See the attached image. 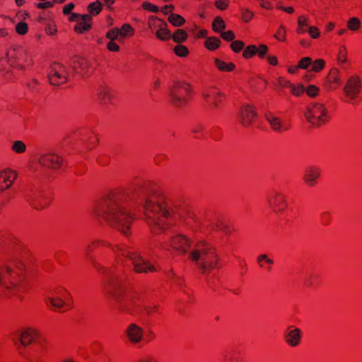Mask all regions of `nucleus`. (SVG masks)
I'll use <instances>...</instances> for the list:
<instances>
[{
	"mask_svg": "<svg viewBox=\"0 0 362 362\" xmlns=\"http://www.w3.org/2000/svg\"><path fill=\"white\" fill-rule=\"evenodd\" d=\"M128 197L129 192L124 188L110 189L95 202L92 214L95 218L103 221L128 237L132 233V226L136 220L135 214L126 206Z\"/></svg>",
	"mask_w": 362,
	"mask_h": 362,
	"instance_id": "1",
	"label": "nucleus"
},
{
	"mask_svg": "<svg viewBox=\"0 0 362 362\" xmlns=\"http://www.w3.org/2000/svg\"><path fill=\"white\" fill-rule=\"evenodd\" d=\"M140 196L144 219L155 234L170 228L185 217V210L160 192H142Z\"/></svg>",
	"mask_w": 362,
	"mask_h": 362,
	"instance_id": "2",
	"label": "nucleus"
},
{
	"mask_svg": "<svg viewBox=\"0 0 362 362\" xmlns=\"http://www.w3.org/2000/svg\"><path fill=\"white\" fill-rule=\"evenodd\" d=\"M104 288L117 305L120 311L133 314L139 308L142 300L141 294L129 287L124 279L116 275H110L104 280Z\"/></svg>",
	"mask_w": 362,
	"mask_h": 362,
	"instance_id": "3",
	"label": "nucleus"
},
{
	"mask_svg": "<svg viewBox=\"0 0 362 362\" xmlns=\"http://www.w3.org/2000/svg\"><path fill=\"white\" fill-rule=\"evenodd\" d=\"M187 259L205 270H219L223 262L216 247L204 240H198L188 252Z\"/></svg>",
	"mask_w": 362,
	"mask_h": 362,
	"instance_id": "4",
	"label": "nucleus"
},
{
	"mask_svg": "<svg viewBox=\"0 0 362 362\" xmlns=\"http://www.w3.org/2000/svg\"><path fill=\"white\" fill-rule=\"evenodd\" d=\"M112 250L117 256L128 257L132 260L134 272L156 270L154 265L151 262L142 257L133 247L124 243L116 245L112 247Z\"/></svg>",
	"mask_w": 362,
	"mask_h": 362,
	"instance_id": "5",
	"label": "nucleus"
},
{
	"mask_svg": "<svg viewBox=\"0 0 362 362\" xmlns=\"http://www.w3.org/2000/svg\"><path fill=\"white\" fill-rule=\"evenodd\" d=\"M304 115L309 124L317 127L325 124L330 119V115L325 105L318 102L309 104Z\"/></svg>",
	"mask_w": 362,
	"mask_h": 362,
	"instance_id": "6",
	"label": "nucleus"
},
{
	"mask_svg": "<svg viewBox=\"0 0 362 362\" xmlns=\"http://www.w3.org/2000/svg\"><path fill=\"white\" fill-rule=\"evenodd\" d=\"M192 94V87L188 83L184 81L175 82L170 90V102L175 107H184L190 101Z\"/></svg>",
	"mask_w": 362,
	"mask_h": 362,
	"instance_id": "7",
	"label": "nucleus"
},
{
	"mask_svg": "<svg viewBox=\"0 0 362 362\" xmlns=\"http://www.w3.org/2000/svg\"><path fill=\"white\" fill-rule=\"evenodd\" d=\"M7 57L9 59L10 64L12 68L16 70H26L33 64L31 54L27 49L21 47L10 49L7 52Z\"/></svg>",
	"mask_w": 362,
	"mask_h": 362,
	"instance_id": "8",
	"label": "nucleus"
},
{
	"mask_svg": "<svg viewBox=\"0 0 362 362\" xmlns=\"http://www.w3.org/2000/svg\"><path fill=\"white\" fill-rule=\"evenodd\" d=\"M202 97L208 108L217 111L223 108L226 102V95L216 87H209L202 91Z\"/></svg>",
	"mask_w": 362,
	"mask_h": 362,
	"instance_id": "9",
	"label": "nucleus"
},
{
	"mask_svg": "<svg viewBox=\"0 0 362 362\" xmlns=\"http://www.w3.org/2000/svg\"><path fill=\"white\" fill-rule=\"evenodd\" d=\"M268 207L276 214H284L288 207L286 195L276 189L272 190L267 196Z\"/></svg>",
	"mask_w": 362,
	"mask_h": 362,
	"instance_id": "10",
	"label": "nucleus"
},
{
	"mask_svg": "<svg viewBox=\"0 0 362 362\" xmlns=\"http://www.w3.org/2000/svg\"><path fill=\"white\" fill-rule=\"evenodd\" d=\"M362 81L356 75L351 76L343 88L344 101L351 103L356 100L361 93Z\"/></svg>",
	"mask_w": 362,
	"mask_h": 362,
	"instance_id": "11",
	"label": "nucleus"
},
{
	"mask_svg": "<svg viewBox=\"0 0 362 362\" xmlns=\"http://www.w3.org/2000/svg\"><path fill=\"white\" fill-rule=\"evenodd\" d=\"M168 244L172 250L182 255L188 252L192 245V240L185 235L175 234L170 237Z\"/></svg>",
	"mask_w": 362,
	"mask_h": 362,
	"instance_id": "12",
	"label": "nucleus"
},
{
	"mask_svg": "<svg viewBox=\"0 0 362 362\" xmlns=\"http://www.w3.org/2000/svg\"><path fill=\"white\" fill-rule=\"evenodd\" d=\"M52 197L49 192H34L29 194L28 202L36 210L47 208L52 202Z\"/></svg>",
	"mask_w": 362,
	"mask_h": 362,
	"instance_id": "13",
	"label": "nucleus"
},
{
	"mask_svg": "<svg viewBox=\"0 0 362 362\" xmlns=\"http://www.w3.org/2000/svg\"><path fill=\"white\" fill-rule=\"evenodd\" d=\"M341 74L337 68H332L324 78L322 88L326 92H332L341 85Z\"/></svg>",
	"mask_w": 362,
	"mask_h": 362,
	"instance_id": "14",
	"label": "nucleus"
},
{
	"mask_svg": "<svg viewBox=\"0 0 362 362\" xmlns=\"http://www.w3.org/2000/svg\"><path fill=\"white\" fill-rule=\"evenodd\" d=\"M68 72L66 68L60 64H54L51 66L49 73V80L54 86H60L65 83L68 80Z\"/></svg>",
	"mask_w": 362,
	"mask_h": 362,
	"instance_id": "15",
	"label": "nucleus"
},
{
	"mask_svg": "<svg viewBox=\"0 0 362 362\" xmlns=\"http://www.w3.org/2000/svg\"><path fill=\"white\" fill-rule=\"evenodd\" d=\"M257 114L254 106L245 104L240 107L238 120L239 123L245 127L251 126L256 120Z\"/></svg>",
	"mask_w": 362,
	"mask_h": 362,
	"instance_id": "16",
	"label": "nucleus"
},
{
	"mask_svg": "<svg viewBox=\"0 0 362 362\" xmlns=\"http://www.w3.org/2000/svg\"><path fill=\"white\" fill-rule=\"evenodd\" d=\"M37 161L40 165L54 170L61 169L64 165V159L59 155L52 153L41 154Z\"/></svg>",
	"mask_w": 362,
	"mask_h": 362,
	"instance_id": "17",
	"label": "nucleus"
},
{
	"mask_svg": "<svg viewBox=\"0 0 362 362\" xmlns=\"http://www.w3.org/2000/svg\"><path fill=\"white\" fill-rule=\"evenodd\" d=\"M35 332L30 328H26L21 331H18L13 335L12 340L14 344L19 349V346L22 345L26 346L30 344L35 338Z\"/></svg>",
	"mask_w": 362,
	"mask_h": 362,
	"instance_id": "18",
	"label": "nucleus"
},
{
	"mask_svg": "<svg viewBox=\"0 0 362 362\" xmlns=\"http://www.w3.org/2000/svg\"><path fill=\"white\" fill-rule=\"evenodd\" d=\"M72 69L81 76H88L93 71L90 62L84 57H74L71 61Z\"/></svg>",
	"mask_w": 362,
	"mask_h": 362,
	"instance_id": "19",
	"label": "nucleus"
},
{
	"mask_svg": "<svg viewBox=\"0 0 362 362\" xmlns=\"http://www.w3.org/2000/svg\"><path fill=\"white\" fill-rule=\"evenodd\" d=\"M17 178L16 171L11 169H4L0 171V193L9 189Z\"/></svg>",
	"mask_w": 362,
	"mask_h": 362,
	"instance_id": "20",
	"label": "nucleus"
},
{
	"mask_svg": "<svg viewBox=\"0 0 362 362\" xmlns=\"http://www.w3.org/2000/svg\"><path fill=\"white\" fill-rule=\"evenodd\" d=\"M321 176V169L317 166H308L305 168L303 181L308 187H315Z\"/></svg>",
	"mask_w": 362,
	"mask_h": 362,
	"instance_id": "21",
	"label": "nucleus"
},
{
	"mask_svg": "<svg viewBox=\"0 0 362 362\" xmlns=\"http://www.w3.org/2000/svg\"><path fill=\"white\" fill-rule=\"evenodd\" d=\"M265 118L271 129L275 132L281 133L289 129V124L271 112L266 114Z\"/></svg>",
	"mask_w": 362,
	"mask_h": 362,
	"instance_id": "22",
	"label": "nucleus"
},
{
	"mask_svg": "<svg viewBox=\"0 0 362 362\" xmlns=\"http://www.w3.org/2000/svg\"><path fill=\"white\" fill-rule=\"evenodd\" d=\"M125 334L131 342L137 344L141 341L144 331L143 329L136 324L131 323L126 328Z\"/></svg>",
	"mask_w": 362,
	"mask_h": 362,
	"instance_id": "23",
	"label": "nucleus"
},
{
	"mask_svg": "<svg viewBox=\"0 0 362 362\" xmlns=\"http://www.w3.org/2000/svg\"><path fill=\"white\" fill-rule=\"evenodd\" d=\"M115 98L114 91L107 86H100L98 91V100L104 105L111 104Z\"/></svg>",
	"mask_w": 362,
	"mask_h": 362,
	"instance_id": "24",
	"label": "nucleus"
},
{
	"mask_svg": "<svg viewBox=\"0 0 362 362\" xmlns=\"http://www.w3.org/2000/svg\"><path fill=\"white\" fill-rule=\"evenodd\" d=\"M12 66L10 64L8 57L0 58V77L6 81L12 80L14 78V74L12 71Z\"/></svg>",
	"mask_w": 362,
	"mask_h": 362,
	"instance_id": "25",
	"label": "nucleus"
},
{
	"mask_svg": "<svg viewBox=\"0 0 362 362\" xmlns=\"http://www.w3.org/2000/svg\"><path fill=\"white\" fill-rule=\"evenodd\" d=\"M92 27V18L90 15L83 14L81 19L74 26V31L78 34H82L88 31Z\"/></svg>",
	"mask_w": 362,
	"mask_h": 362,
	"instance_id": "26",
	"label": "nucleus"
},
{
	"mask_svg": "<svg viewBox=\"0 0 362 362\" xmlns=\"http://www.w3.org/2000/svg\"><path fill=\"white\" fill-rule=\"evenodd\" d=\"M6 272H13L14 270H29L30 263L28 262H25L22 259L13 258L8 262L6 265Z\"/></svg>",
	"mask_w": 362,
	"mask_h": 362,
	"instance_id": "27",
	"label": "nucleus"
},
{
	"mask_svg": "<svg viewBox=\"0 0 362 362\" xmlns=\"http://www.w3.org/2000/svg\"><path fill=\"white\" fill-rule=\"evenodd\" d=\"M301 332L298 328L288 330L284 335L285 340L291 346H296L300 340Z\"/></svg>",
	"mask_w": 362,
	"mask_h": 362,
	"instance_id": "28",
	"label": "nucleus"
},
{
	"mask_svg": "<svg viewBox=\"0 0 362 362\" xmlns=\"http://www.w3.org/2000/svg\"><path fill=\"white\" fill-rule=\"evenodd\" d=\"M257 263L261 269L272 270L274 260L266 254H261L257 257Z\"/></svg>",
	"mask_w": 362,
	"mask_h": 362,
	"instance_id": "29",
	"label": "nucleus"
},
{
	"mask_svg": "<svg viewBox=\"0 0 362 362\" xmlns=\"http://www.w3.org/2000/svg\"><path fill=\"white\" fill-rule=\"evenodd\" d=\"M214 64L220 71L231 72L235 69V65L233 62L227 63L218 58L214 59Z\"/></svg>",
	"mask_w": 362,
	"mask_h": 362,
	"instance_id": "30",
	"label": "nucleus"
},
{
	"mask_svg": "<svg viewBox=\"0 0 362 362\" xmlns=\"http://www.w3.org/2000/svg\"><path fill=\"white\" fill-rule=\"evenodd\" d=\"M45 301L48 306L51 305L56 308H62L65 304L62 298L54 293L52 296L45 297Z\"/></svg>",
	"mask_w": 362,
	"mask_h": 362,
	"instance_id": "31",
	"label": "nucleus"
},
{
	"mask_svg": "<svg viewBox=\"0 0 362 362\" xmlns=\"http://www.w3.org/2000/svg\"><path fill=\"white\" fill-rule=\"evenodd\" d=\"M211 228L215 231H223L226 235L230 234L232 231L230 227L223 220L221 219L215 221L211 224Z\"/></svg>",
	"mask_w": 362,
	"mask_h": 362,
	"instance_id": "32",
	"label": "nucleus"
},
{
	"mask_svg": "<svg viewBox=\"0 0 362 362\" xmlns=\"http://www.w3.org/2000/svg\"><path fill=\"white\" fill-rule=\"evenodd\" d=\"M309 24L308 19L305 16H300L298 19V28L296 29V33L298 35H302L308 31Z\"/></svg>",
	"mask_w": 362,
	"mask_h": 362,
	"instance_id": "33",
	"label": "nucleus"
},
{
	"mask_svg": "<svg viewBox=\"0 0 362 362\" xmlns=\"http://www.w3.org/2000/svg\"><path fill=\"white\" fill-rule=\"evenodd\" d=\"M148 25L152 32L156 31L161 27H166V23L165 21L154 16L149 18Z\"/></svg>",
	"mask_w": 362,
	"mask_h": 362,
	"instance_id": "34",
	"label": "nucleus"
},
{
	"mask_svg": "<svg viewBox=\"0 0 362 362\" xmlns=\"http://www.w3.org/2000/svg\"><path fill=\"white\" fill-rule=\"evenodd\" d=\"M221 43V40L217 37H210L205 40L204 46L208 50L214 51L220 47Z\"/></svg>",
	"mask_w": 362,
	"mask_h": 362,
	"instance_id": "35",
	"label": "nucleus"
},
{
	"mask_svg": "<svg viewBox=\"0 0 362 362\" xmlns=\"http://www.w3.org/2000/svg\"><path fill=\"white\" fill-rule=\"evenodd\" d=\"M110 245L109 243H107V241L103 240H96L93 241L87 247V254H86L87 258H88V259L90 258L89 252H90L93 250L100 247H109Z\"/></svg>",
	"mask_w": 362,
	"mask_h": 362,
	"instance_id": "36",
	"label": "nucleus"
},
{
	"mask_svg": "<svg viewBox=\"0 0 362 362\" xmlns=\"http://www.w3.org/2000/svg\"><path fill=\"white\" fill-rule=\"evenodd\" d=\"M187 37L188 35L185 30L183 29H177L174 32L172 38L175 42L180 44L186 41Z\"/></svg>",
	"mask_w": 362,
	"mask_h": 362,
	"instance_id": "37",
	"label": "nucleus"
},
{
	"mask_svg": "<svg viewBox=\"0 0 362 362\" xmlns=\"http://www.w3.org/2000/svg\"><path fill=\"white\" fill-rule=\"evenodd\" d=\"M11 148L14 153L21 154L26 151L27 146L23 141L16 140L12 143Z\"/></svg>",
	"mask_w": 362,
	"mask_h": 362,
	"instance_id": "38",
	"label": "nucleus"
},
{
	"mask_svg": "<svg viewBox=\"0 0 362 362\" xmlns=\"http://www.w3.org/2000/svg\"><path fill=\"white\" fill-rule=\"evenodd\" d=\"M102 10V2L97 0L95 2L90 3L88 6V11L91 17L97 16Z\"/></svg>",
	"mask_w": 362,
	"mask_h": 362,
	"instance_id": "39",
	"label": "nucleus"
},
{
	"mask_svg": "<svg viewBox=\"0 0 362 362\" xmlns=\"http://www.w3.org/2000/svg\"><path fill=\"white\" fill-rule=\"evenodd\" d=\"M168 21L172 23L174 26L180 27L185 24V18L176 13H171L168 17Z\"/></svg>",
	"mask_w": 362,
	"mask_h": 362,
	"instance_id": "40",
	"label": "nucleus"
},
{
	"mask_svg": "<svg viewBox=\"0 0 362 362\" xmlns=\"http://www.w3.org/2000/svg\"><path fill=\"white\" fill-rule=\"evenodd\" d=\"M119 33L120 37L124 38L127 36H133L134 34V28L127 23L123 24L120 28H119Z\"/></svg>",
	"mask_w": 362,
	"mask_h": 362,
	"instance_id": "41",
	"label": "nucleus"
},
{
	"mask_svg": "<svg viewBox=\"0 0 362 362\" xmlns=\"http://www.w3.org/2000/svg\"><path fill=\"white\" fill-rule=\"evenodd\" d=\"M361 21L356 17L350 18L346 23L347 29L351 31H358L361 26Z\"/></svg>",
	"mask_w": 362,
	"mask_h": 362,
	"instance_id": "42",
	"label": "nucleus"
},
{
	"mask_svg": "<svg viewBox=\"0 0 362 362\" xmlns=\"http://www.w3.org/2000/svg\"><path fill=\"white\" fill-rule=\"evenodd\" d=\"M105 37L109 40H117L118 42L122 41L118 28H112L110 29L106 33Z\"/></svg>",
	"mask_w": 362,
	"mask_h": 362,
	"instance_id": "43",
	"label": "nucleus"
},
{
	"mask_svg": "<svg viewBox=\"0 0 362 362\" xmlns=\"http://www.w3.org/2000/svg\"><path fill=\"white\" fill-rule=\"evenodd\" d=\"M212 28L215 33H219L226 28V23L221 17H216L212 23Z\"/></svg>",
	"mask_w": 362,
	"mask_h": 362,
	"instance_id": "44",
	"label": "nucleus"
},
{
	"mask_svg": "<svg viewBox=\"0 0 362 362\" xmlns=\"http://www.w3.org/2000/svg\"><path fill=\"white\" fill-rule=\"evenodd\" d=\"M156 37L160 40H168L171 37L170 31L165 27H161L156 31Z\"/></svg>",
	"mask_w": 362,
	"mask_h": 362,
	"instance_id": "45",
	"label": "nucleus"
},
{
	"mask_svg": "<svg viewBox=\"0 0 362 362\" xmlns=\"http://www.w3.org/2000/svg\"><path fill=\"white\" fill-rule=\"evenodd\" d=\"M255 55H257V46L255 45L247 46L243 52V57L247 59H250Z\"/></svg>",
	"mask_w": 362,
	"mask_h": 362,
	"instance_id": "46",
	"label": "nucleus"
},
{
	"mask_svg": "<svg viewBox=\"0 0 362 362\" xmlns=\"http://www.w3.org/2000/svg\"><path fill=\"white\" fill-rule=\"evenodd\" d=\"M325 67V61L322 59H317L314 62L312 61L311 71L318 73Z\"/></svg>",
	"mask_w": 362,
	"mask_h": 362,
	"instance_id": "47",
	"label": "nucleus"
},
{
	"mask_svg": "<svg viewBox=\"0 0 362 362\" xmlns=\"http://www.w3.org/2000/svg\"><path fill=\"white\" fill-rule=\"evenodd\" d=\"M174 53L180 57H186L189 52L188 48L182 45H177L173 49Z\"/></svg>",
	"mask_w": 362,
	"mask_h": 362,
	"instance_id": "48",
	"label": "nucleus"
},
{
	"mask_svg": "<svg viewBox=\"0 0 362 362\" xmlns=\"http://www.w3.org/2000/svg\"><path fill=\"white\" fill-rule=\"evenodd\" d=\"M290 93L295 96H300L304 92L305 88L303 85L300 84H292L291 83V86H289Z\"/></svg>",
	"mask_w": 362,
	"mask_h": 362,
	"instance_id": "49",
	"label": "nucleus"
},
{
	"mask_svg": "<svg viewBox=\"0 0 362 362\" xmlns=\"http://www.w3.org/2000/svg\"><path fill=\"white\" fill-rule=\"evenodd\" d=\"M274 37L279 42H285L286 40V28L281 25L276 33L274 34Z\"/></svg>",
	"mask_w": 362,
	"mask_h": 362,
	"instance_id": "50",
	"label": "nucleus"
},
{
	"mask_svg": "<svg viewBox=\"0 0 362 362\" xmlns=\"http://www.w3.org/2000/svg\"><path fill=\"white\" fill-rule=\"evenodd\" d=\"M242 20L245 23L250 22L254 17V13L249 8H241Z\"/></svg>",
	"mask_w": 362,
	"mask_h": 362,
	"instance_id": "51",
	"label": "nucleus"
},
{
	"mask_svg": "<svg viewBox=\"0 0 362 362\" xmlns=\"http://www.w3.org/2000/svg\"><path fill=\"white\" fill-rule=\"evenodd\" d=\"M347 60V50L345 46H341L337 54V61L340 64H344Z\"/></svg>",
	"mask_w": 362,
	"mask_h": 362,
	"instance_id": "52",
	"label": "nucleus"
},
{
	"mask_svg": "<svg viewBox=\"0 0 362 362\" xmlns=\"http://www.w3.org/2000/svg\"><path fill=\"white\" fill-rule=\"evenodd\" d=\"M16 32L21 35H25L28 31V24L24 21H21L16 25Z\"/></svg>",
	"mask_w": 362,
	"mask_h": 362,
	"instance_id": "53",
	"label": "nucleus"
},
{
	"mask_svg": "<svg viewBox=\"0 0 362 362\" xmlns=\"http://www.w3.org/2000/svg\"><path fill=\"white\" fill-rule=\"evenodd\" d=\"M245 46V43L242 40H233L230 43V48L235 53H239Z\"/></svg>",
	"mask_w": 362,
	"mask_h": 362,
	"instance_id": "54",
	"label": "nucleus"
},
{
	"mask_svg": "<svg viewBox=\"0 0 362 362\" xmlns=\"http://www.w3.org/2000/svg\"><path fill=\"white\" fill-rule=\"evenodd\" d=\"M291 83L290 81L281 76L276 78L274 83V86L279 88H289V86H291Z\"/></svg>",
	"mask_w": 362,
	"mask_h": 362,
	"instance_id": "55",
	"label": "nucleus"
},
{
	"mask_svg": "<svg viewBox=\"0 0 362 362\" xmlns=\"http://www.w3.org/2000/svg\"><path fill=\"white\" fill-rule=\"evenodd\" d=\"M312 59L309 57H303L298 64V67L302 69H307L311 66Z\"/></svg>",
	"mask_w": 362,
	"mask_h": 362,
	"instance_id": "56",
	"label": "nucleus"
},
{
	"mask_svg": "<svg viewBox=\"0 0 362 362\" xmlns=\"http://www.w3.org/2000/svg\"><path fill=\"white\" fill-rule=\"evenodd\" d=\"M268 50L269 47L266 45L261 44L257 47V55L259 59H263L265 57Z\"/></svg>",
	"mask_w": 362,
	"mask_h": 362,
	"instance_id": "57",
	"label": "nucleus"
},
{
	"mask_svg": "<svg viewBox=\"0 0 362 362\" xmlns=\"http://www.w3.org/2000/svg\"><path fill=\"white\" fill-rule=\"evenodd\" d=\"M106 48L108 51L112 52H118L120 50V47L116 42V40H109L106 45Z\"/></svg>",
	"mask_w": 362,
	"mask_h": 362,
	"instance_id": "58",
	"label": "nucleus"
},
{
	"mask_svg": "<svg viewBox=\"0 0 362 362\" xmlns=\"http://www.w3.org/2000/svg\"><path fill=\"white\" fill-rule=\"evenodd\" d=\"M142 8L146 11L153 12V13H158L159 9L158 7L151 2L148 1H144L141 5Z\"/></svg>",
	"mask_w": 362,
	"mask_h": 362,
	"instance_id": "59",
	"label": "nucleus"
},
{
	"mask_svg": "<svg viewBox=\"0 0 362 362\" xmlns=\"http://www.w3.org/2000/svg\"><path fill=\"white\" fill-rule=\"evenodd\" d=\"M305 92L308 96L315 97L318 95L319 88L316 86L309 85L307 88L305 89Z\"/></svg>",
	"mask_w": 362,
	"mask_h": 362,
	"instance_id": "60",
	"label": "nucleus"
},
{
	"mask_svg": "<svg viewBox=\"0 0 362 362\" xmlns=\"http://www.w3.org/2000/svg\"><path fill=\"white\" fill-rule=\"evenodd\" d=\"M221 37L227 42H232L234 40L235 35L232 30H228L222 32L221 33Z\"/></svg>",
	"mask_w": 362,
	"mask_h": 362,
	"instance_id": "61",
	"label": "nucleus"
},
{
	"mask_svg": "<svg viewBox=\"0 0 362 362\" xmlns=\"http://www.w3.org/2000/svg\"><path fill=\"white\" fill-rule=\"evenodd\" d=\"M229 0H216L215 1V6L221 10H226L228 7Z\"/></svg>",
	"mask_w": 362,
	"mask_h": 362,
	"instance_id": "62",
	"label": "nucleus"
},
{
	"mask_svg": "<svg viewBox=\"0 0 362 362\" xmlns=\"http://www.w3.org/2000/svg\"><path fill=\"white\" fill-rule=\"evenodd\" d=\"M308 32L310 36L313 39H317V37H319L320 34L318 28L315 26H310L309 25Z\"/></svg>",
	"mask_w": 362,
	"mask_h": 362,
	"instance_id": "63",
	"label": "nucleus"
},
{
	"mask_svg": "<svg viewBox=\"0 0 362 362\" xmlns=\"http://www.w3.org/2000/svg\"><path fill=\"white\" fill-rule=\"evenodd\" d=\"M320 221L325 225L327 226L331 221V216L328 212H324L320 215Z\"/></svg>",
	"mask_w": 362,
	"mask_h": 362,
	"instance_id": "64",
	"label": "nucleus"
}]
</instances>
